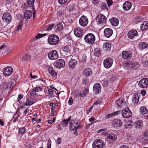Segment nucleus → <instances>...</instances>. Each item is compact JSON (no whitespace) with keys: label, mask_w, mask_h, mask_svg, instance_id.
Here are the masks:
<instances>
[{"label":"nucleus","mask_w":148,"mask_h":148,"mask_svg":"<svg viewBox=\"0 0 148 148\" xmlns=\"http://www.w3.org/2000/svg\"><path fill=\"white\" fill-rule=\"evenodd\" d=\"M100 1V0H92V2L94 4H97Z\"/></svg>","instance_id":"680f3d73"},{"label":"nucleus","mask_w":148,"mask_h":148,"mask_svg":"<svg viewBox=\"0 0 148 148\" xmlns=\"http://www.w3.org/2000/svg\"><path fill=\"white\" fill-rule=\"evenodd\" d=\"M23 97V95L21 94H19L18 96V102L20 101L21 99H22Z\"/></svg>","instance_id":"4d7b16f0"},{"label":"nucleus","mask_w":148,"mask_h":148,"mask_svg":"<svg viewBox=\"0 0 148 148\" xmlns=\"http://www.w3.org/2000/svg\"><path fill=\"white\" fill-rule=\"evenodd\" d=\"M63 26L62 24L60 23L57 25V28L59 30H62L63 29Z\"/></svg>","instance_id":"09e8293b"},{"label":"nucleus","mask_w":148,"mask_h":148,"mask_svg":"<svg viewBox=\"0 0 148 148\" xmlns=\"http://www.w3.org/2000/svg\"><path fill=\"white\" fill-rule=\"evenodd\" d=\"M86 58V55H84L82 56V62H84L85 61Z\"/></svg>","instance_id":"052dcab7"},{"label":"nucleus","mask_w":148,"mask_h":148,"mask_svg":"<svg viewBox=\"0 0 148 148\" xmlns=\"http://www.w3.org/2000/svg\"><path fill=\"white\" fill-rule=\"evenodd\" d=\"M138 85L141 88H145L148 87V79L143 78L139 82Z\"/></svg>","instance_id":"6e6552de"},{"label":"nucleus","mask_w":148,"mask_h":148,"mask_svg":"<svg viewBox=\"0 0 148 148\" xmlns=\"http://www.w3.org/2000/svg\"><path fill=\"white\" fill-rule=\"evenodd\" d=\"M80 25L83 27L86 26L88 23V20L87 17L85 16H82L79 20Z\"/></svg>","instance_id":"ddd939ff"},{"label":"nucleus","mask_w":148,"mask_h":148,"mask_svg":"<svg viewBox=\"0 0 148 148\" xmlns=\"http://www.w3.org/2000/svg\"><path fill=\"white\" fill-rule=\"evenodd\" d=\"M12 67H7L5 68L3 72V74L5 76H9L12 73Z\"/></svg>","instance_id":"4be33fe9"},{"label":"nucleus","mask_w":148,"mask_h":148,"mask_svg":"<svg viewBox=\"0 0 148 148\" xmlns=\"http://www.w3.org/2000/svg\"><path fill=\"white\" fill-rule=\"evenodd\" d=\"M35 0H27V2L29 7H32L33 5Z\"/></svg>","instance_id":"58836bf2"},{"label":"nucleus","mask_w":148,"mask_h":148,"mask_svg":"<svg viewBox=\"0 0 148 148\" xmlns=\"http://www.w3.org/2000/svg\"><path fill=\"white\" fill-rule=\"evenodd\" d=\"M49 59L51 60H54L58 57V54L56 50H52L50 51L48 54Z\"/></svg>","instance_id":"423d86ee"},{"label":"nucleus","mask_w":148,"mask_h":148,"mask_svg":"<svg viewBox=\"0 0 148 148\" xmlns=\"http://www.w3.org/2000/svg\"><path fill=\"white\" fill-rule=\"evenodd\" d=\"M67 1V0H58V2L59 3L61 4H64Z\"/></svg>","instance_id":"6e6d98bb"},{"label":"nucleus","mask_w":148,"mask_h":148,"mask_svg":"<svg viewBox=\"0 0 148 148\" xmlns=\"http://www.w3.org/2000/svg\"><path fill=\"white\" fill-rule=\"evenodd\" d=\"M132 7V4L129 1H125L123 4V8L125 10H129Z\"/></svg>","instance_id":"5701e85b"},{"label":"nucleus","mask_w":148,"mask_h":148,"mask_svg":"<svg viewBox=\"0 0 148 148\" xmlns=\"http://www.w3.org/2000/svg\"><path fill=\"white\" fill-rule=\"evenodd\" d=\"M71 117L70 116L67 119L64 120L62 121V125L63 127H65L67 126L68 122L70 120Z\"/></svg>","instance_id":"473e14b6"},{"label":"nucleus","mask_w":148,"mask_h":148,"mask_svg":"<svg viewBox=\"0 0 148 148\" xmlns=\"http://www.w3.org/2000/svg\"><path fill=\"white\" fill-rule=\"evenodd\" d=\"M84 39L87 43L89 44H92L95 41V37L93 34L89 33L85 36Z\"/></svg>","instance_id":"f03ea898"},{"label":"nucleus","mask_w":148,"mask_h":148,"mask_svg":"<svg viewBox=\"0 0 148 148\" xmlns=\"http://www.w3.org/2000/svg\"><path fill=\"white\" fill-rule=\"evenodd\" d=\"M92 73V71L89 68L85 69L83 71L84 75L86 77L89 76Z\"/></svg>","instance_id":"b1692460"},{"label":"nucleus","mask_w":148,"mask_h":148,"mask_svg":"<svg viewBox=\"0 0 148 148\" xmlns=\"http://www.w3.org/2000/svg\"><path fill=\"white\" fill-rule=\"evenodd\" d=\"M111 47V45L110 42H107L104 43L103 48L106 51H109L110 50Z\"/></svg>","instance_id":"c85d7f7f"},{"label":"nucleus","mask_w":148,"mask_h":148,"mask_svg":"<svg viewBox=\"0 0 148 148\" xmlns=\"http://www.w3.org/2000/svg\"><path fill=\"white\" fill-rule=\"evenodd\" d=\"M115 104L120 108H125L126 107V102L123 98H120L117 100L115 102Z\"/></svg>","instance_id":"39448f33"},{"label":"nucleus","mask_w":148,"mask_h":148,"mask_svg":"<svg viewBox=\"0 0 148 148\" xmlns=\"http://www.w3.org/2000/svg\"><path fill=\"white\" fill-rule=\"evenodd\" d=\"M112 3L113 2L111 0H107V3L108 4V6H110L111 5Z\"/></svg>","instance_id":"bf43d9fd"},{"label":"nucleus","mask_w":148,"mask_h":148,"mask_svg":"<svg viewBox=\"0 0 148 148\" xmlns=\"http://www.w3.org/2000/svg\"><path fill=\"white\" fill-rule=\"evenodd\" d=\"M54 25L53 24L50 25L46 27V29H45V30H50L51 29L52 27H53Z\"/></svg>","instance_id":"49530a36"},{"label":"nucleus","mask_w":148,"mask_h":148,"mask_svg":"<svg viewBox=\"0 0 148 148\" xmlns=\"http://www.w3.org/2000/svg\"><path fill=\"white\" fill-rule=\"evenodd\" d=\"M132 52L130 51H124L122 52V56L123 58L125 60H129L132 56Z\"/></svg>","instance_id":"1a4fd4ad"},{"label":"nucleus","mask_w":148,"mask_h":148,"mask_svg":"<svg viewBox=\"0 0 148 148\" xmlns=\"http://www.w3.org/2000/svg\"><path fill=\"white\" fill-rule=\"evenodd\" d=\"M119 112H120L119 111H117L116 112H114V113H113V114H109L106 116L107 118H110V117H111L113 115H115L117 114H118V113Z\"/></svg>","instance_id":"a18cd8bd"},{"label":"nucleus","mask_w":148,"mask_h":148,"mask_svg":"<svg viewBox=\"0 0 148 148\" xmlns=\"http://www.w3.org/2000/svg\"><path fill=\"white\" fill-rule=\"evenodd\" d=\"M61 139L60 138H59L57 140V143L58 144H60L61 143Z\"/></svg>","instance_id":"774afa93"},{"label":"nucleus","mask_w":148,"mask_h":148,"mask_svg":"<svg viewBox=\"0 0 148 148\" xmlns=\"http://www.w3.org/2000/svg\"><path fill=\"white\" fill-rule=\"evenodd\" d=\"M142 125V123L141 121H137L136 123V126L139 128L141 127Z\"/></svg>","instance_id":"c03bdc74"},{"label":"nucleus","mask_w":148,"mask_h":148,"mask_svg":"<svg viewBox=\"0 0 148 148\" xmlns=\"http://www.w3.org/2000/svg\"><path fill=\"white\" fill-rule=\"evenodd\" d=\"M110 21L112 25L113 26H116L119 24V20L117 18L115 17L112 18L110 19Z\"/></svg>","instance_id":"cd10ccee"},{"label":"nucleus","mask_w":148,"mask_h":148,"mask_svg":"<svg viewBox=\"0 0 148 148\" xmlns=\"http://www.w3.org/2000/svg\"><path fill=\"white\" fill-rule=\"evenodd\" d=\"M55 66L58 69L64 67L65 66V62L62 59H58L56 61Z\"/></svg>","instance_id":"4468645a"},{"label":"nucleus","mask_w":148,"mask_h":148,"mask_svg":"<svg viewBox=\"0 0 148 148\" xmlns=\"http://www.w3.org/2000/svg\"><path fill=\"white\" fill-rule=\"evenodd\" d=\"M94 53L95 56H99L101 54V52L100 49L99 48H96L94 49Z\"/></svg>","instance_id":"72a5a7b5"},{"label":"nucleus","mask_w":148,"mask_h":148,"mask_svg":"<svg viewBox=\"0 0 148 148\" xmlns=\"http://www.w3.org/2000/svg\"><path fill=\"white\" fill-rule=\"evenodd\" d=\"M59 40V37L57 35L52 34L49 36L47 41L49 44L52 45H54L58 43Z\"/></svg>","instance_id":"f257e3e1"},{"label":"nucleus","mask_w":148,"mask_h":148,"mask_svg":"<svg viewBox=\"0 0 148 148\" xmlns=\"http://www.w3.org/2000/svg\"><path fill=\"white\" fill-rule=\"evenodd\" d=\"M73 101L72 99V97H71L69 98L68 101V104L69 105H71L73 104Z\"/></svg>","instance_id":"864d4df0"},{"label":"nucleus","mask_w":148,"mask_h":148,"mask_svg":"<svg viewBox=\"0 0 148 148\" xmlns=\"http://www.w3.org/2000/svg\"><path fill=\"white\" fill-rule=\"evenodd\" d=\"M30 94L31 96L33 97H35L37 95V93L33 89L31 92Z\"/></svg>","instance_id":"79ce46f5"},{"label":"nucleus","mask_w":148,"mask_h":148,"mask_svg":"<svg viewBox=\"0 0 148 148\" xmlns=\"http://www.w3.org/2000/svg\"><path fill=\"white\" fill-rule=\"evenodd\" d=\"M139 100V97L137 95H133L132 101L135 103H138Z\"/></svg>","instance_id":"c9c22d12"},{"label":"nucleus","mask_w":148,"mask_h":148,"mask_svg":"<svg viewBox=\"0 0 148 148\" xmlns=\"http://www.w3.org/2000/svg\"><path fill=\"white\" fill-rule=\"evenodd\" d=\"M140 112L141 114H145L147 113V110L146 107L143 106L140 108Z\"/></svg>","instance_id":"f704fd0d"},{"label":"nucleus","mask_w":148,"mask_h":148,"mask_svg":"<svg viewBox=\"0 0 148 148\" xmlns=\"http://www.w3.org/2000/svg\"><path fill=\"white\" fill-rule=\"evenodd\" d=\"M113 62V60L112 58H107L103 61L104 67L107 69L110 68Z\"/></svg>","instance_id":"0eeeda50"},{"label":"nucleus","mask_w":148,"mask_h":148,"mask_svg":"<svg viewBox=\"0 0 148 148\" xmlns=\"http://www.w3.org/2000/svg\"><path fill=\"white\" fill-rule=\"evenodd\" d=\"M22 27V25H20L18 26L17 29V31H19L20 30H21Z\"/></svg>","instance_id":"69168bd1"},{"label":"nucleus","mask_w":148,"mask_h":148,"mask_svg":"<svg viewBox=\"0 0 148 148\" xmlns=\"http://www.w3.org/2000/svg\"><path fill=\"white\" fill-rule=\"evenodd\" d=\"M96 20L98 24H104L106 21V17L102 14H100L97 16Z\"/></svg>","instance_id":"f8f14e48"},{"label":"nucleus","mask_w":148,"mask_h":148,"mask_svg":"<svg viewBox=\"0 0 148 148\" xmlns=\"http://www.w3.org/2000/svg\"><path fill=\"white\" fill-rule=\"evenodd\" d=\"M9 85H10V88H12L13 87V86H12L11 84H7L6 83L4 85V86H6V87H5V88L3 87V88H4L5 90L7 89V88H8V87H9Z\"/></svg>","instance_id":"de8ad7c7"},{"label":"nucleus","mask_w":148,"mask_h":148,"mask_svg":"<svg viewBox=\"0 0 148 148\" xmlns=\"http://www.w3.org/2000/svg\"><path fill=\"white\" fill-rule=\"evenodd\" d=\"M101 100H98L97 101H95L94 102V104L95 105H97L101 103Z\"/></svg>","instance_id":"338daca9"},{"label":"nucleus","mask_w":148,"mask_h":148,"mask_svg":"<svg viewBox=\"0 0 148 148\" xmlns=\"http://www.w3.org/2000/svg\"><path fill=\"white\" fill-rule=\"evenodd\" d=\"M48 92L49 93V95L52 97H53L54 96V95H53V93L52 90L50 89H49L48 90Z\"/></svg>","instance_id":"8fccbe9b"},{"label":"nucleus","mask_w":148,"mask_h":148,"mask_svg":"<svg viewBox=\"0 0 148 148\" xmlns=\"http://www.w3.org/2000/svg\"><path fill=\"white\" fill-rule=\"evenodd\" d=\"M48 71L51 76L56 78L57 76V73L55 72L52 67H49L48 69Z\"/></svg>","instance_id":"bb28decb"},{"label":"nucleus","mask_w":148,"mask_h":148,"mask_svg":"<svg viewBox=\"0 0 148 148\" xmlns=\"http://www.w3.org/2000/svg\"><path fill=\"white\" fill-rule=\"evenodd\" d=\"M138 32L136 30L130 31L128 32L127 34L128 38L131 39L133 38L134 36H138Z\"/></svg>","instance_id":"aec40b11"},{"label":"nucleus","mask_w":148,"mask_h":148,"mask_svg":"<svg viewBox=\"0 0 148 148\" xmlns=\"http://www.w3.org/2000/svg\"><path fill=\"white\" fill-rule=\"evenodd\" d=\"M139 48L141 50L148 48V44L145 42H140L139 43Z\"/></svg>","instance_id":"7c9ffc66"},{"label":"nucleus","mask_w":148,"mask_h":148,"mask_svg":"<svg viewBox=\"0 0 148 148\" xmlns=\"http://www.w3.org/2000/svg\"><path fill=\"white\" fill-rule=\"evenodd\" d=\"M93 89L94 92L97 94L101 92V86L99 83H97L94 85Z\"/></svg>","instance_id":"f3484780"},{"label":"nucleus","mask_w":148,"mask_h":148,"mask_svg":"<svg viewBox=\"0 0 148 148\" xmlns=\"http://www.w3.org/2000/svg\"><path fill=\"white\" fill-rule=\"evenodd\" d=\"M32 15V12L31 10H27L24 13V17L25 19H28L31 18Z\"/></svg>","instance_id":"c756f323"},{"label":"nucleus","mask_w":148,"mask_h":148,"mask_svg":"<svg viewBox=\"0 0 148 148\" xmlns=\"http://www.w3.org/2000/svg\"><path fill=\"white\" fill-rule=\"evenodd\" d=\"M89 82V79L86 78H85L83 79L82 83L83 85H86L88 84Z\"/></svg>","instance_id":"a19ab883"},{"label":"nucleus","mask_w":148,"mask_h":148,"mask_svg":"<svg viewBox=\"0 0 148 148\" xmlns=\"http://www.w3.org/2000/svg\"><path fill=\"white\" fill-rule=\"evenodd\" d=\"M139 64L137 62H133L130 61L127 64V67L133 69H137L139 66Z\"/></svg>","instance_id":"9b49d317"},{"label":"nucleus","mask_w":148,"mask_h":148,"mask_svg":"<svg viewBox=\"0 0 148 148\" xmlns=\"http://www.w3.org/2000/svg\"><path fill=\"white\" fill-rule=\"evenodd\" d=\"M117 139V136L114 134H111L106 138L105 140L108 143H113Z\"/></svg>","instance_id":"20e7f679"},{"label":"nucleus","mask_w":148,"mask_h":148,"mask_svg":"<svg viewBox=\"0 0 148 148\" xmlns=\"http://www.w3.org/2000/svg\"><path fill=\"white\" fill-rule=\"evenodd\" d=\"M77 64V61L74 59H71L69 63V67L73 69L75 67V65Z\"/></svg>","instance_id":"a878e982"},{"label":"nucleus","mask_w":148,"mask_h":148,"mask_svg":"<svg viewBox=\"0 0 148 148\" xmlns=\"http://www.w3.org/2000/svg\"><path fill=\"white\" fill-rule=\"evenodd\" d=\"M131 123H130L129 122L127 123V125H125L129 126V128H131L132 126L133 123L131 121ZM126 128H128V127H126Z\"/></svg>","instance_id":"3c124183"},{"label":"nucleus","mask_w":148,"mask_h":148,"mask_svg":"<svg viewBox=\"0 0 148 148\" xmlns=\"http://www.w3.org/2000/svg\"><path fill=\"white\" fill-rule=\"evenodd\" d=\"M2 19L4 21L6 22L7 23H9L11 20V17L9 13H5L3 14Z\"/></svg>","instance_id":"2eb2a0df"},{"label":"nucleus","mask_w":148,"mask_h":148,"mask_svg":"<svg viewBox=\"0 0 148 148\" xmlns=\"http://www.w3.org/2000/svg\"><path fill=\"white\" fill-rule=\"evenodd\" d=\"M121 113L122 116L126 118L130 117L132 115V113L129 109L122 110Z\"/></svg>","instance_id":"dca6fc26"},{"label":"nucleus","mask_w":148,"mask_h":148,"mask_svg":"<svg viewBox=\"0 0 148 148\" xmlns=\"http://www.w3.org/2000/svg\"><path fill=\"white\" fill-rule=\"evenodd\" d=\"M33 89L36 92H39V91H42L41 88L40 87H36L34 88Z\"/></svg>","instance_id":"5fc2aeb1"},{"label":"nucleus","mask_w":148,"mask_h":148,"mask_svg":"<svg viewBox=\"0 0 148 148\" xmlns=\"http://www.w3.org/2000/svg\"><path fill=\"white\" fill-rule=\"evenodd\" d=\"M30 59V56L28 55H26L23 56L22 59V60L24 63H27L29 62Z\"/></svg>","instance_id":"2f4dec72"},{"label":"nucleus","mask_w":148,"mask_h":148,"mask_svg":"<svg viewBox=\"0 0 148 148\" xmlns=\"http://www.w3.org/2000/svg\"><path fill=\"white\" fill-rule=\"evenodd\" d=\"M25 129L24 127H21L19 129L18 133L20 134L23 135L24 134Z\"/></svg>","instance_id":"4c0bfd02"},{"label":"nucleus","mask_w":148,"mask_h":148,"mask_svg":"<svg viewBox=\"0 0 148 148\" xmlns=\"http://www.w3.org/2000/svg\"><path fill=\"white\" fill-rule=\"evenodd\" d=\"M74 35L77 37H81L83 34L82 29L80 27L75 28L74 30Z\"/></svg>","instance_id":"9d476101"},{"label":"nucleus","mask_w":148,"mask_h":148,"mask_svg":"<svg viewBox=\"0 0 148 148\" xmlns=\"http://www.w3.org/2000/svg\"><path fill=\"white\" fill-rule=\"evenodd\" d=\"M47 35V34H38L36 35L35 37V38L36 39L42 37L46 36Z\"/></svg>","instance_id":"37998d69"},{"label":"nucleus","mask_w":148,"mask_h":148,"mask_svg":"<svg viewBox=\"0 0 148 148\" xmlns=\"http://www.w3.org/2000/svg\"><path fill=\"white\" fill-rule=\"evenodd\" d=\"M78 124L77 121L75 120H73L71 121L69 125L70 129L72 130H76V127Z\"/></svg>","instance_id":"6ab92c4d"},{"label":"nucleus","mask_w":148,"mask_h":148,"mask_svg":"<svg viewBox=\"0 0 148 148\" xmlns=\"http://www.w3.org/2000/svg\"><path fill=\"white\" fill-rule=\"evenodd\" d=\"M51 141L50 140H49L48 141V143L47 144V148H51Z\"/></svg>","instance_id":"13d9d810"},{"label":"nucleus","mask_w":148,"mask_h":148,"mask_svg":"<svg viewBox=\"0 0 148 148\" xmlns=\"http://www.w3.org/2000/svg\"><path fill=\"white\" fill-rule=\"evenodd\" d=\"M101 83L103 85L104 87L107 86L108 84V81L107 80L104 79L101 81Z\"/></svg>","instance_id":"ea45409f"},{"label":"nucleus","mask_w":148,"mask_h":148,"mask_svg":"<svg viewBox=\"0 0 148 148\" xmlns=\"http://www.w3.org/2000/svg\"><path fill=\"white\" fill-rule=\"evenodd\" d=\"M140 28L142 31L147 30L148 29V21L143 22L140 25Z\"/></svg>","instance_id":"393cba45"},{"label":"nucleus","mask_w":148,"mask_h":148,"mask_svg":"<svg viewBox=\"0 0 148 148\" xmlns=\"http://www.w3.org/2000/svg\"><path fill=\"white\" fill-rule=\"evenodd\" d=\"M105 146L103 141L100 139H96L92 144L93 148H103Z\"/></svg>","instance_id":"7ed1b4c3"},{"label":"nucleus","mask_w":148,"mask_h":148,"mask_svg":"<svg viewBox=\"0 0 148 148\" xmlns=\"http://www.w3.org/2000/svg\"><path fill=\"white\" fill-rule=\"evenodd\" d=\"M21 7L23 10H26L27 9L28 7L25 3H24L22 5Z\"/></svg>","instance_id":"603ef678"},{"label":"nucleus","mask_w":148,"mask_h":148,"mask_svg":"<svg viewBox=\"0 0 148 148\" xmlns=\"http://www.w3.org/2000/svg\"><path fill=\"white\" fill-rule=\"evenodd\" d=\"M93 107V106H92L87 111L86 113L87 114H89V113L90 112V111H91V110L92 109V108Z\"/></svg>","instance_id":"0e129e2a"},{"label":"nucleus","mask_w":148,"mask_h":148,"mask_svg":"<svg viewBox=\"0 0 148 148\" xmlns=\"http://www.w3.org/2000/svg\"><path fill=\"white\" fill-rule=\"evenodd\" d=\"M88 88H86L82 92V93L80 95V96L82 97H84L88 93Z\"/></svg>","instance_id":"e433bc0d"},{"label":"nucleus","mask_w":148,"mask_h":148,"mask_svg":"<svg viewBox=\"0 0 148 148\" xmlns=\"http://www.w3.org/2000/svg\"><path fill=\"white\" fill-rule=\"evenodd\" d=\"M113 34V31L110 28H107L105 29L104 31V36L108 38L110 37Z\"/></svg>","instance_id":"a211bd4d"},{"label":"nucleus","mask_w":148,"mask_h":148,"mask_svg":"<svg viewBox=\"0 0 148 148\" xmlns=\"http://www.w3.org/2000/svg\"><path fill=\"white\" fill-rule=\"evenodd\" d=\"M143 136H144L145 137H147L148 136V131H146L144 132Z\"/></svg>","instance_id":"e2e57ef3"},{"label":"nucleus","mask_w":148,"mask_h":148,"mask_svg":"<svg viewBox=\"0 0 148 148\" xmlns=\"http://www.w3.org/2000/svg\"><path fill=\"white\" fill-rule=\"evenodd\" d=\"M112 124L114 127L121 126L122 125L121 120L119 119H115L112 121Z\"/></svg>","instance_id":"412c9836"}]
</instances>
